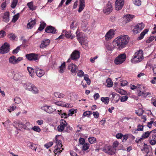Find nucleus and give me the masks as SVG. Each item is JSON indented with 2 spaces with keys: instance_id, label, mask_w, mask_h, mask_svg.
I'll list each match as a JSON object with an SVG mask.
<instances>
[{
  "instance_id": "f257e3e1",
  "label": "nucleus",
  "mask_w": 156,
  "mask_h": 156,
  "mask_svg": "<svg viewBox=\"0 0 156 156\" xmlns=\"http://www.w3.org/2000/svg\"><path fill=\"white\" fill-rule=\"evenodd\" d=\"M130 38L126 35H121L117 38L115 41L118 48L122 49L125 47L128 44Z\"/></svg>"
},
{
  "instance_id": "f03ea898",
  "label": "nucleus",
  "mask_w": 156,
  "mask_h": 156,
  "mask_svg": "<svg viewBox=\"0 0 156 156\" xmlns=\"http://www.w3.org/2000/svg\"><path fill=\"white\" fill-rule=\"evenodd\" d=\"M143 53L141 50L136 52L131 59L132 63H135L140 62L143 59Z\"/></svg>"
},
{
  "instance_id": "7ed1b4c3",
  "label": "nucleus",
  "mask_w": 156,
  "mask_h": 156,
  "mask_svg": "<svg viewBox=\"0 0 156 156\" xmlns=\"http://www.w3.org/2000/svg\"><path fill=\"white\" fill-rule=\"evenodd\" d=\"M126 58V55L125 53L119 55L114 60V62L116 65H119L124 62Z\"/></svg>"
},
{
  "instance_id": "20e7f679",
  "label": "nucleus",
  "mask_w": 156,
  "mask_h": 156,
  "mask_svg": "<svg viewBox=\"0 0 156 156\" xmlns=\"http://www.w3.org/2000/svg\"><path fill=\"white\" fill-rule=\"evenodd\" d=\"M116 150V148H114V147H112V146H108L105 147L102 149V151H103L109 155L114 154Z\"/></svg>"
},
{
  "instance_id": "39448f33",
  "label": "nucleus",
  "mask_w": 156,
  "mask_h": 156,
  "mask_svg": "<svg viewBox=\"0 0 156 156\" xmlns=\"http://www.w3.org/2000/svg\"><path fill=\"white\" fill-rule=\"evenodd\" d=\"M10 45L6 43H5L0 48V53L2 54L8 53L9 50Z\"/></svg>"
},
{
  "instance_id": "423d86ee",
  "label": "nucleus",
  "mask_w": 156,
  "mask_h": 156,
  "mask_svg": "<svg viewBox=\"0 0 156 156\" xmlns=\"http://www.w3.org/2000/svg\"><path fill=\"white\" fill-rule=\"evenodd\" d=\"M77 32L78 31H77L76 32V37L78 41L81 45L84 44L85 41L86 39L84 34L81 32L77 34Z\"/></svg>"
},
{
  "instance_id": "0eeeda50",
  "label": "nucleus",
  "mask_w": 156,
  "mask_h": 156,
  "mask_svg": "<svg viewBox=\"0 0 156 156\" xmlns=\"http://www.w3.org/2000/svg\"><path fill=\"white\" fill-rule=\"evenodd\" d=\"M144 27V25L142 23H139L135 26L133 32L135 34L138 33Z\"/></svg>"
},
{
  "instance_id": "6e6552de",
  "label": "nucleus",
  "mask_w": 156,
  "mask_h": 156,
  "mask_svg": "<svg viewBox=\"0 0 156 156\" xmlns=\"http://www.w3.org/2000/svg\"><path fill=\"white\" fill-rule=\"evenodd\" d=\"M124 0H116L115 2V8L116 10L121 9L124 5Z\"/></svg>"
},
{
  "instance_id": "1a4fd4ad",
  "label": "nucleus",
  "mask_w": 156,
  "mask_h": 156,
  "mask_svg": "<svg viewBox=\"0 0 156 156\" xmlns=\"http://www.w3.org/2000/svg\"><path fill=\"white\" fill-rule=\"evenodd\" d=\"M60 123V124L58 126L57 129L58 131L62 132L64 130L65 127L67 126V123L64 119L61 120Z\"/></svg>"
},
{
  "instance_id": "9d476101",
  "label": "nucleus",
  "mask_w": 156,
  "mask_h": 156,
  "mask_svg": "<svg viewBox=\"0 0 156 156\" xmlns=\"http://www.w3.org/2000/svg\"><path fill=\"white\" fill-rule=\"evenodd\" d=\"M25 122V120H23V122L17 120L13 122V125L17 129L20 130L23 128V127Z\"/></svg>"
},
{
  "instance_id": "9b49d317",
  "label": "nucleus",
  "mask_w": 156,
  "mask_h": 156,
  "mask_svg": "<svg viewBox=\"0 0 156 156\" xmlns=\"http://www.w3.org/2000/svg\"><path fill=\"white\" fill-rule=\"evenodd\" d=\"M115 34V31L113 29L110 30L105 36V39L107 41L111 39Z\"/></svg>"
},
{
  "instance_id": "f8f14e48",
  "label": "nucleus",
  "mask_w": 156,
  "mask_h": 156,
  "mask_svg": "<svg viewBox=\"0 0 156 156\" xmlns=\"http://www.w3.org/2000/svg\"><path fill=\"white\" fill-rule=\"evenodd\" d=\"M45 32L48 33L55 34L57 32V30L55 27L51 26H48L46 28Z\"/></svg>"
},
{
  "instance_id": "ddd939ff",
  "label": "nucleus",
  "mask_w": 156,
  "mask_h": 156,
  "mask_svg": "<svg viewBox=\"0 0 156 156\" xmlns=\"http://www.w3.org/2000/svg\"><path fill=\"white\" fill-rule=\"evenodd\" d=\"M38 56L37 55L34 53L27 54L26 55L27 58L30 61L37 60L38 59Z\"/></svg>"
},
{
  "instance_id": "4468645a",
  "label": "nucleus",
  "mask_w": 156,
  "mask_h": 156,
  "mask_svg": "<svg viewBox=\"0 0 156 156\" xmlns=\"http://www.w3.org/2000/svg\"><path fill=\"white\" fill-rule=\"evenodd\" d=\"M112 10V3L108 2L106 6L103 10V12L104 13L107 14H109Z\"/></svg>"
},
{
  "instance_id": "2eb2a0df",
  "label": "nucleus",
  "mask_w": 156,
  "mask_h": 156,
  "mask_svg": "<svg viewBox=\"0 0 156 156\" xmlns=\"http://www.w3.org/2000/svg\"><path fill=\"white\" fill-rule=\"evenodd\" d=\"M68 68L69 70L71 71L73 74L75 75H76L77 72L76 69H77V67L75 64L72 63L69 65Z\"/></svg>"
},
{
  "instance_id": "dca6fc26",
  "label": "nucleus",
  "mask_w": 156,
  "mask_h": 156,
  "mask_svg": "<svg viewBox=\"0 0 156 156\" xmlns=\"http://www.w3.org/2000/svg\"><path fill=\"white\" fill-rule=\"evenodd\" d=\"M80 55L79 51L77 50H75L71 55V58L73 60H76L79 58Z\"/></svg>"
},
{
  "instance_id": "f3484780",
  "label": "nucleus",
  "mask_w": 156,
  "mask_h": 156,
  "mask_svg": "<svg viewBox=\"0 0 156 156\" xmlns=\"http://www.w3.org/2000/svg\"><path fill=\"white\" fill-rule=\"evenodd\" d=\"M50 41L49 39H44L43 40L40 46V48H44L49 45Z\"/></svg>"
},
{
  "instance_id": "a211bd4d",
  "label": "nucleus",
  "mask_w": 156,
  "mask_h": 156,
  "mask_svg": "<svg viewBox=\"0 0 156 156\" xmlns=\"http://www.w3.org/2000/svg\"><path fill=\"white\" fill-rule=\"evenodd\" d=\"M36 73L38 76L41 77L44 75L45 71L44 70L37 68L36 69Z\"/></svg>"
},
{
  "instance_id": "6ab92c4d",
  "label": "nucleus",
  "mask_w": 156,
  "mask_h": 156,
  "mask_svg": "<svg viewBox=\"0 0 156 156\" xmlns=\"http://www.w3.org/2000/svg\"><path fill=\"white\" fill-rule=\"evenodd\" d=\"M54 103L58 106H61L62 107H69L70 105L68 104H66L65 103L61 101H58L57 102H54Z\"/></svg>"
},
{
  "instance_id": "aec40b11",
  "label": "nucleus",
  "mask_w": 156,
  "mask_h": 156,
  "mask_svg": "<svg viewBox=\"0 0 156 156\" xmlns=\"http://www.w3.org/2000/svg\"><path fill=\"white\" fill-rule=\"evenodd\" d=\"M149 147L150 146H148L147 144H144L143 147L141 149V151H143V153H146L147 154V155L149 151Z\"/></svg>"
},
{
  "instance_id": "412c9836",
  "label": "nucleus",
  "mask_w": 156,
  "mask_h": 156,
  "mask_svg": "<svg viewBox=\"0 0 156 156\" xmlns=\"http://www.w3.org/2000/svg\"><path fill=\"white\" fill-rule=\"evenodd\" d=\"M63 33L65 34V36L67 38H70L71 39H72L75 37V35H72L71 33V31H70V32H67L66 30H63Z\"/></svg>"
},
{
  "instance_id": "4be33fe9",
  "label": "nucleus",
  "mask_w": 156,
  "mask_h": 156,
  "mask_svg": "<svg viewBox=\"0 0 156 156\" xmlns=\"http://www.w3.org/2000/svg\"><path fill=\"white\" fill-rule=\"evenodd\" d=\"M36 22L35 20H32L29 22L27 25V28L31 29L36 24Z\"/></svg>"
},
{
  "instance_id": "5701e85b",
  "label": "nucleus",
  "mask_w": 156,
  "mask_h": 156,
  "mask_svg": "<svg viewBox=\"0 0 156 156\" xmlns=\"http://www.w3.org/2000/svg\"><path fill=\"white\" fill-rule=\"evenodd\" d=\"M25 122L23 128L28 130H30L31 129V125L30 123L29 122H27L26 120H25Z\"/></svg>"
},
{
  "instance_id": "b1692460",
  "label": "nucleus",
  "mask_w": 156,
  "mask_h": 156,
  "mask_svg": "<svg viewBox=\"0 0 156 156\" xmlns=\"http://www.w3.org/2000/svg\"><path fill=\"white\" fill-rule=\"evenodd\" d=\"M9 13L8 12H6L4 13L3 20L5 22H8L9 20Z\"/></svg>"
},
{
  "instance_id": "393cba45",
  "label": "nucleus",
  "mask_w": 156,
  "mask_h": 156,
  "mask_svg": "<svg viewBox=\"0 0 156 156\" xmlns=\"http://www.w3.org/2000/svg\"><path fill=\"white\" fill-rule=\"evenodd\" d=\"M56 110L55 108L51 106H48L47 112L49 114L52 113Z\"/></svg>"
},
{
  "instance_id": "a878e982",
  "label": "nucleus",
  "mask_w": 156,
  "mask_h": 156,
  "mask_svg": "<svg viewBox=\"0 0 156 156\" xmlns=\"http://www.w3.org/2000/svg\"><path fill=\"white\" fill-rule=\"evenodd\" d=\"M9 62L12 64H16V57L14 56H12L9 59Z\"/></svg>"
},
{
  "instance_id": "bb28decb",
  "label": "nucleus",
  "mask_w": 156,
  "mask_h": 156,
  "mask_svg": "<svg viewBox=\"0 0 156 156\" xmlns=\"http://www.w3.org/2000/svg\"><path fill=\"white\" fill-rule=\"evenodd\" d=\"M148 31V30L147 29H144L143 32L138 37V40H140L143 39L145 34H147Z\"/></svg>"
},
{
  "instance_id": "cd10ccee",
  "label": "nucleus",
  "mask_w": 156,
  "mask_h": 156,
  "mask_svg": "<svg viewBox=\"0 0 156 156\" xmlns=\"http://www.w3.org/2000/svg\"><path fill=\"white\" fill-rule=\"evenodd\" d=\"M78 26V23L73 21L70 25V28L71 30H74L76 29Z\"/></svg>"
},
{
  "instance_id": "c85d7f7f",
  "label": "nucleus",
  "mask_w": 156,
  "mask_h": 156,
  "mask_svg": "<svg viewBox=\"0 0 156 156\" xmlns=\"http://www.w3.org/2000/svg\"><path fill=\"white\" fill-rule=\"evenodd\" d=\"M54 96L57 98H63L65 96L64 94L58 92H55L54 93Z\"/></svg>"
},
{
  "instance_id": "c756f323",
  "label": "nucleus",
  "mask_w": 156,
  "mask_h": 156,
  "mask_svg": "<svg viewBox=\"0 0 156 156\" xmlns=\"http://www.w3.org/2000/svg\"><path fill=\"white\" fill-rule=\"evenodd\" d=\"M58 112H59L58 114L61 116L62 118H66L69 116L68 114L67 115L66 113L63 112L61 110L60 111L58 110Z\"/></svg>"
},
{
  "instance_id": "7c9ffc66",
  "label": "nucleus",
  "mask_w": 156,
  "mask_h": 156,
  "mask_svg": "<svg viewBox=\"0 0 156 156\" xmlns=\"http://www.w3.org/2000/svg\"><path fill=\"white\" fill-rule=\"evenodd\" d=\"M139 92L138 94V96H142L143 97L145 98L150 93L148 92L145 93L144 92L142 91L141 90H139Z\"/></svg>"
},
{
  "instance_id": "2f4dec72",
  "label": "nucleus",
  "mask_w": 156,
  "mask_h": 156,
  "mask_svg": "<svg viewBox=\"0 0 156 156\" xmlns=\"http://www.w3.org/2000/svg\"><path fill=\"white\" fill-rule=\"evenodd\" d=\"M106 81L107 83V87H110L112 86L113 83L110 78H108L106 80Z\"/></svg>"
},
{
  "instance_id": "473e14b6",
  "label": "nucleus",
  "mask_w": 156,
  "mask_h": 156,
  "mask_svg": "<svg viewBox=\"0 0 156 156\" xmlns=\"http://www.w3.org/2000/svg\"><path fill=\"white\" fill-rule=\"evenodd\" d=\"M27 69L29 72L30 75L32 77L34 76V69L30 67H27Z\"/></svg>"
},
{
  "instance_id": "72a5a7b5",
  "label": "nucleus",
  "mask_w": 156,
  "mask_h": 156,
  "mask_svg": "<svg viewBox=\"0 0 156 156\" xmlns=\"http://www.w3.org/2000/svg\"><path fill=\"white\" fill-rule=\"evenodd\" d=\"M27 5L30 10H34L36 9V7L34 6L33 2H32L28 3Z\"/></svg>"
},
{
  "instance_id": "f704fd0d",
  "label": "nucleus",
  "mask_w": 156,
  "mask_h": 156,
  "mask_svg": "<svg viewBox=\"0 0 156 156\" xmlns=\"http://www.w3.org/2000/svg\"><path fill=\"white\" fill-rule=\"evenodd\" d=\"M65 62H64L62 63L61 66H59V72L60 73H62L64 72V69L65 68Z\"/></svg>"
},
{
  "instance_id": "c9c22d12",
  "label": "nucleus",
  "mask_w": 156,
  "mask_h": 156,
  "mask_svg": "<svg viewBox=\"0 0 156 156\" xmlns=\"http://www.w3.org/2000/svg\"><path fill=\"white\" fill-rule=\"evenodd\" d=\"M34 85V84L31 83H28L26 85V87H25V88L26 90L31 91Z\"/></svg>"
},
{
  "instance_id": "e433bc0d",
  "label": "nucleus",
  "mask_w": 156,
  "mask_h": 156,
  "mask_svg": "<svg viewBox=\"0 0 156 156\" xmlns=\"http://www.w3.org/2000/svg\"><path fill=\"white\" fill-rule=\"evenodd\" d=\"M101 100L104 103L106 104H108L109 101V98L108 97H102L101 98Z\"/></svg>"
},
{
  "instance_id": "4c0bfd02",
  "label": "nucleus",
  "mask_w": 156,
  "mask_h": 156,
  "mask_svg": "<svg viewBox=\"0 0 156 156\" xmlns=\"http://www.w3.org/2000/svg\"><path fill=\"white\" fill-rule=\"evenodd\" d=\"M134 17V15L130 14H128L125 16V17L127 21H130L132 20Z\"/></svg>"
},
{
  "instance_id": "58836bf2",
  "label": "nucleus",
  "mask_w": 156,
  "mask_h": 156,
  "mask_svg": "<svg viewBox=\"0 0 156 156\" xmlns=\"http://www.w3.org/2000/svg\"><path fill=\"white\" fill-rule=\"evenodd\" d=\"M84 80L87 82V84L89 85L90 83V80L88 77V76L87 74H85L84 76Z\"/></svg>"
},
{
  "instance_id": "ea45409f",
  "label": "nucleus",
  "mask_w": 156,
  "mask_h": 156,
  "mask_svg": "<svg viewBox=\"0 0 156 156\" xmlns=\"http://www.w3.org/2000/svg\"><path fill=\"white\" fill-rule=\"evenodd\" d=\"M46 25V23H45L44 22L41 23L40 25L38 30L40 31L42 30L45 28Z\"/></svg>"
},
{
  "instance_id": "a19ab883",
  "label": "nucleus",
  "mask_w": 156,
  "mask_h": 156,
  "mask_svg": "<svg viewBox=\"0 0 156 156\" xmlns=\"http://www.w3.org/2000/svg\"><path fill=\"white\" fill-rule=\"evenodd\" d=\"M18 0H12L11 6L12 8H14L17 5Z\"/></svg>"
},
{
  "instance_id": "79ce46f5",
  "label": "nucleus",
  "mask_w": 156,
  "mask_h": 156,
  "mask_svg": "<svg viewBox=\"0 0 156 156\" xmlns=\"http://www.w3.org/2000/svg\"><path fill=\"white\" fill-rule=\"evenodd\" d=\"M31 91L34 94H36L38 93V90L37 88L34 85L33 86Z\"/></svg>"
},
{
  "instance_id": "37998d69",
  "label": "nucleus",
  "mask_w": 156,
  "mask_h": 156,
  "mask_svg": "<svg viewBox=\"0 0 156 156\" xmlns=\"http://www.w3.org/2000/svg\"><path fill=\"white\" fill-rule=\"evenodd\" d=\"M31 129H32L34 131L40 132L41 131V129L39 127L37 126H34L32 128L31 127Z\"/></svg>"
},
{
  "instance_id": "c03bdc74",
  "label": "nucleus",
  "mask_w": 156,
  "mask_h": 156,
  "mask_svg": "<svg viewBox=\"0 0 156 156\" xmlns=\"http://www.w3.org/2000/svg\"><path fill=\"white\" fill-rule=\"evenodd\" d=\"M83 145V150L84 151H86L87 150L89 147L90 144H89L85 143Z\"/></svg>"
},
{
  "instance_id": "a18cd8bd",
  "label": "nucleus",
  "mask_w": 156,
  "mask_h": 156,
  "mask_svg": "<svg viewBox=\"0 0 156 156\" xmlns=\"http://www.w3.org/2000/svg\"><path fill=\"white\" fill-rule=\"evenodd\" d=\"M19 14L18 13L14 15L13 17L12 21L13 22H15L17 20L19 17Z\"/></svg>"
},
{
  "instance_id": "49530a36",
  "label": "nucleus",
  "mask_w": 156,
  "mask_h": 156,
  "mask_svg": "<svg viewBox=\"0 0 156 156\" xmlns=\"http://www.w3.org/2000/svg\"><path fill=\"white\" fill-rule=\"evenodd\" d=\"M91 114L92 112L90 111H86L83 113V115L84 117L87 116L88 117H89Z\"/></svg>"
},
{
  "instance_id": "de8ad7c7",
  "label": "nucleus",
  "mask_w": 156,
  "mask_h": 156,
  "mask_svg": "<svg viewBox=\"0 0 156 156\" xmlns=\"http://www.w3.org/2000/svg\"><path fill=\"white\" fill-rule=\"evenodd\" d=\"M128 98V97L127 96H123L120 97V100L121 102H124L126 101Z\"/></svg>"
},
{
  "instance_id": "09e8293b",
  "label": "nucleus",
  "mask_w": 156,
  "mask_h": 156,
  "mask_svg": "<svg viewBox=\"0 0 156 156\" xmlns=\"http://www.w3.org/2000/svg\"><path fill=\"white\" fill-rule=\"evenodd\" d=\"M151 133H150V132H149L148 131L145 132L142 134V137L144 138H147L149 136Z\"/></svg>"
},
{
  "instance_id": "8fccbe9b",
  "label": "nucleus",
  "mask_w": 156,
  "mask_h": 156,
  "mask_svg": "<svg viewBox=\"0 0 156 156\" xmlns=\"http://www.w3.org/2000/svg\"><path fill=\"white\" fill-rule=\"evenodd\" d=\"M88 140L89 142L92 144L94 143L96 141V138L93 137H90L88 138Z\"/></svg>"
},
{
  "instance_id": "3c124183",
  "label": "nucleus",
  "mask_w": 156,
  "mask_h": 156,
  "mask_svg": "<svg viewBox=\"0 0 156 156\" xmlns=\"http://www.w3.org/2000/svg\"><path fill=\"white\" fill-rule=\"evenodd\" d=\"M133 3L136 5L140 6L141 4V2L140 0H134Z\"/></svg>"
},
{
  "instance_id": "603ef678",
  "label": "nucleus",
  "mask_w": 156,
  "mask_h": 156,
  "mask_svg": "<svg viewBox=\"0 0 156 156\" xmlns=\"http://www.w3.org/2000/svg\"><path fill=\"white\" fill-rule=\"evenodd\" d=\"M8 36L12 40H15L16 37V36L15 35V34L13 33L9 34Z\"/></svg>"
},
{
  "instance_id": "864d4df0",
  "label": "nucleus",
  "mask_w": 156,
  "mask_h": 156,
  "mask_svg": "<svg viewBox=\"0 0 156 156\" xmlns=\"http://www.w3.org/2000/svg\"><path fill=\"white\" fill-rule=\"evenodd\" d=\"M85 5L80 4L79 8L78 10V12H80L84 9Z\"/></svg>"
},
{
  "instance_id": "5fc2aeb1",
  "label": "nucleus",
  "mask_w": 156,
  "mask_h": 156,
  "mask_svg": "<svg viewBox=\"0 0 156 156\" xmlns=\"http://www.w3.org/2000/svg\"><path fill=\"white\" fill-rule=\"evenodd\" d=\"M53 144V143L52 142H51L45 144H44V146L47 149H48L49 147L51 146Z\"/></svg>"
},
{
  "instance_id": "6e6d98bb",
  "label": "nucleus",
  "mask_w": 156,
  "mask_h": 156,
  "mask_svg": "<svg viewBox=\"0 0 156 156\" xmlns=\"http://www.w3.org/2000/svg\"><path fill=\"white\" fill-rule=\"evenodd\" d=\"M14 101L16 103L19 104L21 102V99L20 98L18 97H16L14 98Z\"/></svg>"
},
{
  "instance_id": "4d7b16f0",
  "label": "nucleus",
  "mask_w": 156,
  "mask_h": 156,
  "mask_svg": "<svg viewBox=\"0 0 156 156\" xmlns=\"http://www.w3.org/2000/svg\"><path fill=\"white\" fill-rule=\"evenodd\" d=\"M144 126L140 124L138 125L137 126V128L136 130L139 131H142L143 130Z\"/></svg>"
},
{
  "instance_id": "13d9d810",
  "label": "nucleus",
  "mask_w": 156,
  "mask_h": 156,
  "mask_svg": "<svg viewBox=\"0 0 156 156\" xmlns=\"http://www.w3.org/2000/svg\"><path fill=\"white\" fill-rule=\"evenodd\" d=\"M29 144V147L31 149L34 150L35 151L36 150V145L35 144L30 143Z\"/></svg>"
},
{
  "instance_id": "bf43d9fd",
  "label": "nucleus",
  "mask_w": 156,
  "mask_h": 156,
  "mask_svg": "<svg viewBox=\"0 0 156 156\" xmlns=\"http://www.w3.org/2000/svg\"><path fill=\"white\" fill-rule=\"evenodd\" d=\"M84 73L82 70H80L77 73V76L80 77H82L84 76Z\"/></svg>"
},
{
  "instance_id": "052dcab7",
  "label": "nucleus",
  "mask_w": 156,
  "mask_h": 156,
  "mask_svg": "<svg viewBox=\"0 0 156 156\" xmlns=\"http://www.w3.org/2000/svg\"><path fill=\"white\" fill-rule=\"evenodd\" d=\"M92 114L95 118L97 119L98 118L99 114L97 111L93 112Z\"/></svg>"
},
{
  "instance_id": "680f3d73",
  "label": "nucleus",
  "mask_w": 156,
  "mask_h": 156,
  "mask_svg": "<svg viewBox=\"0 0 156 156\" xmlns=\"http://www.w3.org/2000/svg\"><path fill=\"white\" fill-rule=\"evenodd\" d=\"M20 49V46L17 47L16 49L14 50L12 52V53L13 54H17Z\"/></svg>"
},
{
  "instance_id": "e2e57ef3",
  "label": "nucleus",
  "mask_w": 156,
  "mask_h": 156,
  "mask_svg": "<svg viewBox=\"0 0 156 156\" xmlns=\"http://www.w3.org/2000/svg\"><path fill=\"white\" fill-rule=\"evenodd\" d=\"M6 35L5 32L3 30L0 31V37H3Z\"/></svg>"
},
{
  "instance_id": "0e129e2a",
  "label": "nucleus",
  "mask_w": 156,
  "mask_h": 156,
  "mask_svg": "<svg viewBox=\"0 0 156 156\" xmlns=\"http://www.w3.org/2000/svg\"><path fill=\"white\" fill-rule=\"evenodd\" d=\"M106 48L109 51H111L113 49V47L111 45V44H107L106 46Z\"/></svg>"
},
{
  "instance_id": "69168bd1",
  "label": "nucleus",
  "mask_w": 156,
  "mask_h": 156,
  "mask_svg": "<svg viewBox=\"0 0 156 156\" xmlns=\"http://www.w3.org/2000/svg\"><path fill=\"white\" fill-rule=\"evenodd\" d=\"M98 57V56L97 55L96 56L94 57H91L90 58V62L91 63H94L95 62V60L96 59H97Z\"/></svg>"
},
{
  "instance_id": "338daca9",
  "label": "nucleus",
  "mask_w": 156,
  "mask_h": 156,
  "mask_svg": "<svg viewBox=\"0 0 156 156\" xmlns=\"http://www.w3.org/2000/svg\"><path fill=\"white\" fill-rule=\"evenodd\" d=\"M11 123V121L9 119H7L5 122H2V123L4 125L5 127H6V126L7 125H8V124H9Z\"/></svg>"
},
{
  "instance_id": "774afa93",
  "label": "nucleus",
  "mask_w": 156,
  "mask_h": 156,
  "mask_svg": "<svg viewBox=\"0 0 156 156\" xmlns=\"http://www.w3.org/2000/svg\"><path fill=\"white\" fill-rule=\"evenodd\" d=\"M128 82L126 80H123L121 81V85L122 86H125L127 85Z\"/></svg>"
}]
</instances>
